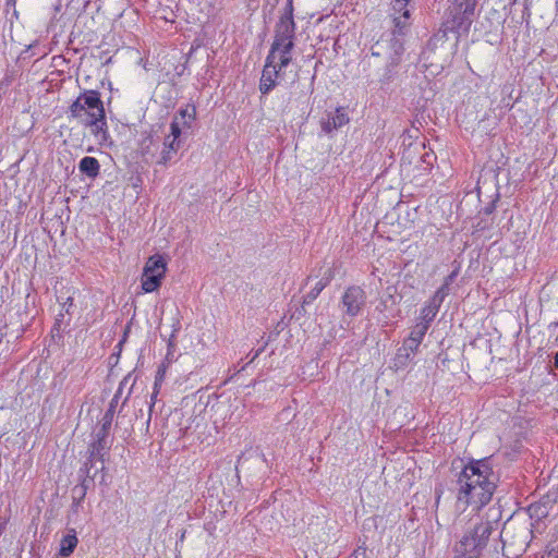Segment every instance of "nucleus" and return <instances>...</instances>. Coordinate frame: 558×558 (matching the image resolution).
Wrapping results in <instances>:
<instances>
[{
  "label": "nucleus",
  "mask_w": 558,
  "mask_h": 558,
  "mask_svg": "<svg viewBox=\"0 0 558 558\" xmlns=\"http://www.w3.org/2000/svg\"><path fill=\"white\" fill-rule=\"evenodd\" d=\"M420 343L415 341V339L407 338L403 340L402 345L400 347L402 351H408L412 354H416L420 348Z\"/></svg>",
  "instance_id": "obj_22"
},
{
  "label": "nucleus",
  "mask_w": 558,
  "mask_h": 558,
  "mask_svg": "<svg viewBox=\"0 0 558 558\" xmlns=\"http://www.w3.org/2000/svg\"><path fill=\"white\" fill-rule=\"evenodd\" d=\"M70 116L78 123L88 126L99 144H108L109 133L100 94L97 90H84L70 106Z\"/></svg>",
  "instance_id": "obj_2"
},
{
  "label": "nucleus",
  "mask_w": 558,
  "mask_h": 558,
  "mask_svg": "<svg viewBox=\"0 0 558 558\" xmlns=\"http://www.w3.org/2000/svg\"><path fill=\"white\" fill-rule=\"evenodd\" d=\"M77 543L78 539L75 530H68L60 541L59 555L62 557H69L76 548Z\"/></svg>",
  "instance_id": "obj_13"
},
{
  "label": "nucleus",
  "mask_w": 558,
  "mask_h": 558,
  "mask_svg": "<svg viewBox=\"0 0 558 558\" xmlns=\"http://www.w3.org/2000/svg\"><path fill=\"white\" fill-rule=\"evenodd\" d=\"M549 556H551L553 558H558V545L553 548L549 553H548Z\"/></svg>",
  "instance_id": "obj_26"
},
{
  "label": "nucleus",
  "mask_w": 558,
  "mask_h": 558,
  "mask_svg": "<svg viewBox=\"0 0 558 558\" xmlns=\"http://www.w3.org/2000/svg\"><path fill=\"white\" fill-rule=\"evenodd\" d=\"M108 436L100 435V433L95 434V439L89 446V460L94 459H104L105 452L108 449Z\"/></svg>",
  "instance_id": "obj_12"
},
{
  "label": "nucleus",
  "mask_w": 558,
  "mask_h": 558,
  "mask_svg": "<svg viewBox=\"0 0 558 558\" xmlns=\"http://www.w3.org/2000/svg\"><path fill=\"white\" fill-rule=\"evenodd\" d=\"M159 392H160V390H154L153 389V392H151V396H150L149 414L151 413L153 408L156 405L157 397H158Z\"/></svg>",
  "instance_id": "obj_24"
},
{
  "label": "nucleus",
  "mask_w": 558,
  "mask_h": 558,
  "mask_svg": "<svg viewBox=\"0 0 558 558\" xmlns=\"http://www.w3.org/2000/svg\"><path fill=\"white\" fill-rule=\"evenodd\" d=\"M488 466L486 459L465 465L458 478V500L483 507L488 504Z\"/></svg>",
  "instance_id": "obj_4"
},
{
  "label": "nucleus",
  "mask_w": 558,
  "mask_h": 558,
  "mask_svg": "<svg viewBox=\"0 0 558 558\" xmlns=\"http://www.w3.org/2000/svg\"><path fill=\"white\" fill-rule=\"evenodd\" d=\"M456 5L464 14H472L475 8V0H454Z\"/></svg>",
  "instance_id": "obj_21"
},
{
  "label": "nucleus",
  "mask_w": 558,
  "mask_h": 558,
  "mask_svg": "<svg viewBox=\"0 0 558 558\" xmlns=\"http://www.w3.org/2000/svg\"><path fill=\"white\" fill-rule=\"evenodd\" d=\"M481 532V535L484 536L488 532V527H480L476 530L475 534H478Z\"/></svg>",
  "instance_id": "obj_27"
},
{
  "label": "nucleus",
  "mask_w": 558,
  "mask_h": 558,
  "mask_svg": "<svg viewBox=\"0 0 558 558\" xmlns=\"http://www.w3.org/2000/svg\"><path fill=\"white\" fill-rule=\"evenodd\" d=\"M428 330V327H426V325H421V324H415V326L412 328L410 335H409V338L411 339H415V341L417 343H422L426 332Z\"/></svg>",
  "instance_id": "obj_20"
},
{
  "label": "nucleus",
  "mask_w": 558,
  "mask_h": 558,
  "mask_svg": "<svg viewBox=\"0 0 558 558\" xmlns=\"http://www.w3.org/2000/svg\"><path fill=\"white\" fill-rule=\"evenodd\" d=\"M350 121L348 113L344 108H337L336 111L328 116V118L323 121L322 129L325 133H331L339 128L348 124Z\"/></svg>",
  "instance_id": "obj_10"
},
{
  "label": "nucleus",
  "mask_w": 558,
  "mask_h": 558,
  "mask_svg": "<svg viewBox=\"0 0 558 558\" xmlns=\"http://www.w3.org/2000/svg\"><path fill=\"white\" fill-rule=\"evenodd\" d=\"M413 359L414 354L408 351H402V349L399 348L395 357L392 359L391 368L395 372L403 371L413 362Z\"/></svg>",
  "instance_id": "obj_14"
},
{
  "label": "nucleus",
  "mask_w": 558,
  "mask_h": 558,
  "mask_svg": "<svg viewBox=\"0 0 558 558\" xmlns=\"http://www.w3.org/2000/svg\"><path fill=\"white\" fill-rule=\"evenodd\" d=\"M454 276V272L449 275L445 280V283L434 293L430 300L421 308L420 316L417 318V324H425L426 327L429 328V325L436 317L441 303L444 302L445 298L449 294V286L453 281Z\"/></svg>",
  "instance_id": "obj_6"
},
{
  "label": "nucleus",
  "mask_w": 558,
  "mask_h": 558,
  "mask_svg": "<svg viewBox=\"0 0 558 558\" xmlns=\"http://www.w3.org/2000/svg\"><path fill=\"white\" fill-rule=\"evenodd\" d=\"M365 292L362 288L356 286L349 287L342 296L343 308L350 316L359 315L365 305Z\"/></svg>",
  "instance_id": "obj_8"
},
{
  "label": "nucleus",
  "mask_w": 558,
  "mask_h": 558,
  "mask_svg": "<svg viewBox=\"0 0 558 558\" xmlns=\"http://www.w3.org/2000/svg\"><path fill=\"white\" fill-rule=\"evenodd\" d=\"M555 366L558 368V352L555 354Z\"/></svg>",
  "instance_id": "obj_28"
},
{
  "label": "nucleus",
  "mask_w": 558,
  "mask_h": 558,
  "mask_svg": "<svg viewBox=\"0 0 558 558\" xmlns=\"http://www.w3.org/2000/svg\"><path fill=\"white\" fill-rule=\"evenodd\" d=\"M138 150L145 160L155 155V141L151 135L143 134L138 143Z\"/></svg>",
  "instance_id": "obj_18"
},
{
  "label": "nucleus",
  "mask_w": 558,
  "mask_h": 558,
  "mask_svg": "<svg viewBox=\"0 0 558 558\" xmlns=\"http://www.w3.org/2000/svg\"><path fill=\"white\" fill-rule=\"evenodd\" d=\"M167 262L163 256L155 254L150 256L143 268L141 277L142 290L151 293L159 289L166 276Z\"/></svg>",
  "instance_id": "obj_5"
},
{
  "label": "nucleus",
  "mask_w": 558,
  "mask_h": 558,
  "mask_svg": "<svg viewBox=\"0 0 558 558\" xmlns=\"http://www.w3.org/2000/svg\"><path fill=\"white\" fill-rule=\"evenodd\" d=\"M482 179H483V177L481 175V178H480V179H478V181H477V184H478V186H477L478 192L481 191V186H480V184H481V182H482Z\"/></svg>",
  "instance_id": "obj_29"
},
{
  "label": "nucleus",
  "mask_w": 558,
  "mask_h": 558,
  "mask_svg": "<svg viewBox=\"0 0 558 558\" xmlns=\"http://www.w3.org/2000/svg\"><path fill=\"white\" fill-rule=\"evenodd\" d=\"M399 63L396 61L387 60L385 66L378 72V81L380 84L386 85L393 81L397 75V68Z\"/></svg>",
  "instance_id": "obj_17"
},
{
  "label": "nucleus",
  "mask_w": 558,
  "mask_h": 558,
  "mask_svg": "<svg viewBox=\"0 0 558 558\" xmlns=\"http://www.w3.org/2000/svg\"><path fill=\"white\" fill-rule=\"evenodd\" d=\"M196 118V108L193 105H186L179 109L170 124V134L172 138L181 141V136L192 129Z\"/></svg>",
  "instance_id": "obj_7"
},
{
  "label": "nucleus",
  "mask_w": 558,
  "mask_h": 558,
  "mask_svg": "<svg viewBox=\"0 0 558 558\" xmlns=\"http://www.w3.org/2000/svg\"><path fill=\"white\" fill-rule=\"evenodd\" d=\"M328 276L323 277L320 280H318L315 286L311 289V291L304 296V303H312L319 293L325 289V287L329 283L331 279L330 269L327 270Z\"/></svg>",
  "instance_id": "obj_19"
},
{
  "label": "nucleus",
  "mask_w": 558,
  "mask_h": 558,
  "mask_svg": "<svg viewBox=\"0 0 558 558\" xmlns=\"http://www.w3.org/2000/svg\"><path fill=\"white\" fill-rule=\"evenodd\" d=\"M485 546L482 539L476 541L474 535L464 536L457 547V558H477L480 550Z\"/></svg>",
  "instance_id": "obj_9"
},
{
  "label": "nucleus",
  "mask_w": 558,
  "mask_h": 558,
  "mask_svg": "<svg viewBox=\"0 0 558 558\" xmlns=\"http://www.w3.org/2000/svg\"><path fill=\"white\" fill-rule=\"evenodd\" d=\"M294 39L295 23L290 1L276 25L274 41L265 60L258 86L262 94L267 95L276 87L282 71L291 63Z\"/></svg>",
  "instance_id": "obj_1"
},
{
  "label": "nucleus",
  "mask_w": 558,
  "mask_h": 558,
  "mask_svg": "<svg viewBox=\"0 0 558 558\" xmlns=\"http://www.w3.org/2000/svg\"><path fill=\"white\" fill-rule=\"evenodd\" d=\"M166 378V367L163 365L159 366L156 375H155V381H154V390H160L162 387V384Z\"/></svg>",
  "instance_id": "obj_23"
},
{
  "label": "nucleus",
  "mask_w": 558,
  "mask_h": 558,
  "mask_svg": "<svg viewBox=\"0 0 558 558\" xmlns=\"http://www.w3.org/2000/svg\"><path fill=\"white\" fill-rule=\"evenodd\" d=\"M120 390H121V387H119L118 392L114 395L112 401L110 402L109 409L102 416L101 426L96 433H100V435H104V436L109 435V430L111 428V424L113 421V413H114V408H116L114 403L117 402L118 395H119Z\"/></svg>",
  "instance_id": "obj_16"
},
{
  "label": "nucleus",
  "mask_w": 558,
  "mask_h": 558,
  "mask_svg": "<svg viewBox=\"0 0 558 558\" xmlns=\"http://www.w3.org/2000/svg\"><path fill=\"white\" fill-rule=\"evenodd\" d=\"M78 169L89 178H96L99 173L100 165L95 157L86 156L81 159Z\"/></svg>",
  "instance_id": "obj_15"
},
{
  "label": "nucleus",
  "mask_w": 558,
  "mask_h": 558,
  "mask_svg": "<svg viewBox=\"0 0 558 558\" xmlns=\"http://www.w3.org/2000/svg\"><path fill=\"white\" fill-rule=\"evenodd\" d=\"M180 146H181V141H177V140L172 138L171 136L167 135L165 137L163 148L160 153V158L157 162L160 165H166L168 161H170L173 158V156L177 154Z\"/></svg>",
  "instance_id": "obj_11"
},
{
  "label": "nucleus",
  "mask_w": 558,
  "mask_h": 558,
  "mask_svg": "<svg viewBox=\"0 0 558 558\" xmlns=\"http://www.w3.org/2000/svg\"><path fill=\"white\" fill-rule=\"evenodd\" d=\"M412 11L413 5L411 4V0L391 1L390 16L396 28L393 37L389 41L383 39L372 47L371 56L367 58V62L369 64L372 58L379 57H385L387 60L400 63L401 56L404 51V46L402 39L396 36V33L398 35H402L404 31L410 26Z\"/></svg>",
  "instance_id": "obj_3"
},
{
  "label": "nucleus",
  "mask_w": 558,
  "mask_h": 558,
  "mask_svg": "<svg viewBox=\"0 0 558 558\" xmlns=\"http://www.w3.org/2000/svg\"><path fill=\"white\" fill-rule=\"evenodd\" d=\"M73 306V298L68 296L66 300L62 303V311L65 313H70V308Z\"/></svg>",
  "instance_id": "obj_25"
}]
</instances>
